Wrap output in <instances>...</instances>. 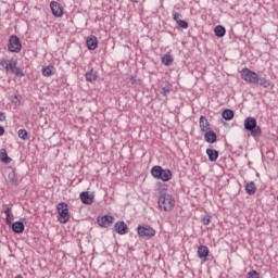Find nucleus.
<instances>
[{"label":"nucleus","instance_id":"34","mask_svg":"<svg viewBox=\"0 0 278 278\" xmlns=\"http://www.w3.org/2000/svg\"><path fill=\"white\" fill-rule=\"evenodd\" d=\"M202 223L204 225H210V223H212V217L210 215L202 217Z\"/></svg>","mask_w":278,"mask_h":278},{"label":"nucleus","instance_id":"3","mask_svg":"<svg viewBox=\"0 0 278 278\" xmlns=\"http://www.w3.org/2000/svg\"><path fill=\"white\" fill-rule=\"evenodd\" d=\"M175 207V198L170 193H162L159 197V208L163 212H170Z\"/></svg>","mask_w":278,"mask_h":278},{"label":"nucleus","instance_id":"35","mask_svg":"<svg viewBox=\"0 0 278 278\" xmlns=\"http://www.w3.org/2000/svg\"><path fill=\"white\" fill-rule=\"evenodd\" d=\"M172 16H173V20L175 21V23H179V21H181L179 18V13H177L176 11H173Z\"/></svg>","mask_w":278,"mask_h":278},{"label":"nucleus","instance_id":"38","mask_svg":"<svg viewBox=\"0 0 278 278\" xmlns=\"http://www.w3.org/2000/svg\"><path fill=\"white\" fill-rule=\"evenodd\" d=\"M5 134V128L3 126H0V137Z\"/></svg>","mask_w":278,"mask_h":278},{"label":"nucleus","instance_id":"27","mask_svg":"<svg viewBox=\"0 0 278 278\" xmlns=\"http://www.w3.org/2000/svg\"><path fill=\"white\" fill-rule=\"evenodd\" d=\"M17 136L21 140H29V132H27L25 129H20L17 131Z\"/></svg>","mask_w":278,"mask_h":278},{"label":"nucleus","instance_id":"29","mask_svg":"<svg viewBox=\"0 0 278 278\" xmlns=\"http://www.w3.org/2000/svg\"><path fill=\"white\" fill-rule=\"evenodd\" d=\"M42 75H43V77H51L53 75V71L49 66L43 67Z\"/></svg>","mask_w":278,"mask_h":278},{"label":"nucleus","instance_id":"28","mask_svg":"<svg viewBox=\"0 0 278 278\" xmlns=\"http://www.w3.org/2000/svg\"><path fill=\"white\" fill-rule=\"evenodd\" d=\"M258 84L263 88H270V79L268 78H258Z\"/></svg>","mask_w":278,"mask_h":278},{"label":"nucleus","instance_id":"13","mask_svg":"<svg viewBox=\"0 0 278 278\" xmlns=\"http://www.w3.org/2000/svg\"><path fill=\"white\" fill-rule=\"evenodd\" d=\"M86 45L89 51H94V49L99 47V40L97 39L96 36H90L89 38H87Z\"/></svg>","mask_w":278,"mask_h":278},{"label":"nucleus","instance_id":"11","mask_svg":"<svg viewBox=\"0 0 278 278\" xmlns=\"http://www.w3.org/2000/svg\"><path fill=\"white\" fill-rule=\"evenodd\" d=\"M80 201L85 205H92V203H94V195L88 191H83L80 193Z\"/></svg>","mask_w":278,"mask_h":278},{"label":"nucleus","instance_id":"26","mask_svg":"<svg viewBox=\"0 0 278 278\" xmlns=\"http://www.w3.org/2000/svg\"><path fill=\"white\" fill-rule=\"evenodd\" d=\"M162 62H163V64H165V66H170V64H173L174 60H173V56L170 54H165L162 58Z\"/></svg>","mask_w":278,"mask_h":278},{"label":"nucleus","instance_id":"15","mask_svg":"<svg viewBox=\"0 0 278 278\" xmlns=\"http://www.w3.org/2000/svg\"><path fill=\"white\" fill-rule=\"evenodd\" d=\"M207 255H210V249L207 248V245H200L198 248V256L200 257V260H204V262H206Z\"/></svg>","mask_w":278,"mask_h":278},{"label":"nucleus","instance_id":"25","mask_svg":"<svg viewBox=\"0 0 278 278\" xmlns=\"http://www.w3.org/2000/svg\"><path fill=\"white\" fill-rule=\"evenodd\" d=\"M222 117L224 118V121H231L233 118V110H224V112L222 113Z\"/></svg>","mask_w":278,"mask_h":278},{"label":"nucleus","instance_id":"36","mask_svg":"<svg viewBox=\"0 0 278 278\" xmlns=\"http://www.w3.org/2000/svg\"><path fill=\"white\" fill-rule=\"evenodd\" d=\"M129 81L132 86H136V84H138V80H136V77L134 76H130Z\"/></svg>","mask_w":278,"mask_h":278},{"label":"nucleus","instance_id":"31","mask_svg":"<svg viewBox=\"0 0 278 278\" xmlns=\"http://www.w3.org/2000/svg\"><path fill=\"white\" fill-rule=\"evenodd\" d=\"M161 94H163V97H168V94H170V86L162 87Z\"/></svg>","mask_w":278,"mask_h":278},{"label":"nucleus","instance_id":"20","mask_svg":"<svg viewBox=\"0 0 278 278\" xmlns=\"http://www.w3.org/2000/svg\"><path fill=\"white\" fill-rule=\"evenodd\" d=\"M245 192L247 194H255V192H257V187L254 181H250L245 185Z\"/></svg>","mask_w":278,"mask_h":278},{"label":"nucleus","instance_id":"37","mask_svg":"<svg viewBox=\"0 0 278 278\" xmlns=\"http://www.w3.org/2000/svg\"><path fill=\"white\" fill-rule=\"evenodd\" d=\"M5 121V113L0 112V123H3Z\"/></svg>","mask_w":278,"mask_h":278},{"label":"nucleus","instance_id":"9","mask_svg":"<svg viewBox=\"0 0 278 278\" xmlns=\"http://www.w3.org/2000/svg\"><path fill=\"white\" fill-rule=\"evenodd\" d=\"M50 10L56 18H60L64 16V10L62 9V5L55 1L50 2Z\"/></svg>","mask_w":278,"mask_h":278},{"label":"nucleus","instance_id":"1","mask_svg":"<svg viewBox=\"0 0 278 278\" xmlns=\"http://www.w3.org/2000/svg\"><path fill=\"white\" fill-rule=\"evenodd\" d=\"M243 125L244 130L250 131L252 138H260V136H262V127L257 125V119L255 117H247Z\"/></svg>","mask_w":278,"mask_h":278},{"label":"nucleus","instance_id":"22","mask_svg":"<svg viewBox=\"0 0 278 278\" xmlns=\"http://www.w3.org/2000/svg\"><path fill=\"white\" fill-rule=\"evenodd\" d=\"M0 160L4 164H10L12 162V159L8 156V151H5V149L0 150Z\"/></svg>","mask_w":278,"mask_h":278},{"label":"nucleus","instance_id":"18","mask_svg":"<svg viewBox=\"0 0 278 278\" xmlns=\"http://www.w3.org/2000/svg\"><path fill=\"white\" fill-rule=\"evenodd\" d=\"M4 214H5L7 225H12V220H14V214H12V207L5 206Z\"/></svg>","mask_w":278,"mask_h":278},{"label":"nucleus","instance_id":"2","mask_svg":"<svg viewBox=\"0 0 278 278\" xmlns=\"http://www.w3.org/2000/svg\"><path fill=\"white\" fill-rule=\"evenodd\" d=\"M151 175L154 179H161V181H170L173 179V172L164 169L160 165L152 167Z\"/></svg>","mask_w":278,"mask_h":278},{"label":"nucleus","instance_id":"5","mask_svg":"<svg viewBox=\"0 0 278 278\" xmlns=\"http://www.w3.org/2000/svg\"><path fill=\"white\" fill-rule=\"evenodd\" d=\"M56 210L60 216L59 222L61 225H66V223L71 220V215L68 214V204H66V202H60Z\"/></svg>","mask_w":278,"mask_h":278},{"label":"nucleus","instance_id":"32","mask_svg":"<svg viewBox=\"0 0 278 278\" xmlns=\"http://www.w3.org/2000/svg\"><path fill=\"white\" fill-rule=\"evenodd\" d=\"M248 278H260V273L257 270H251L248 273Z\"/></svg>","mask_w":278,"mask_h":278},{"label":"nucleus","instance_id":"7","mask_svg":"<svg viewBox=\"0 0 278 278\" xmlns=\"http://www.w3.org/2000/svg\"><path fill=\"white\" fill-rule=\"evenodd\" d=\"M137 232L140 238H146L147 240L155 236V229L151 228V226H138Z\"/></svg>","mask_w":278,"mask_h":278},{"label":"nucleus","instance_id":"14","mask_svg":"<svg viewBox=\"0 0 278 278\" xmlns=\"http://www.w3.org/2000/svg\"><path fill=\"white\" fill-rule=\"evenodd\" d=\"M200 130L205 134V131H210V121H207V117L205 115L200 116L199 121Z\"/></svg>","mask_w":278,"mask_h":278},{"label":"nucleus","instance_id":"8","mask_svg":"<svg viewBox=\"0 0 278 278\" xmlns=\"http://www.w3.org/2000/svg\"><path fill=\"white\" fill-rule=\"evenodd\" d=\"M0 66H3L7 73H14V70L16 68V61L0 59Z\"/></svg>","mask_w":278,"mask_h":278},{"label":"nucleus","instance_id":"24","mask_svg":"<svg viewBox=\"0 0 278 278\" xmlns=\"http://www.w3.org/2000/svg\"><path fill=\"white\" fill-rule=\"evenodd\" d=\"M86 80L92 84V81H97V72L94 70H90L85 74Z\"/></svg>","mask_w":278,"mask_h":278},{"label":"nucleus","instance_id":"19","mask_svg":"<svg viewBox=\"0 0 278 278\" xmlns=\"http://www.w3.org/2000/svg\"><path fill=\"white\" fill-rule=\"evenodd\" d=\"M206 155H208L210 162H216L218 160V151L214 149H206Z\"/></svg>","mask_w":278,"mask_h":278},{"label":"nucleus","instance_id":"4","mask_svg":"<svg viewBox=\"0 0 278 278\" xmlns=\"http://www.w3.org/2000/svg\"><path fill=\"white\" fill-rule=\"evenodd\" d=\"M241 79H244L247 84H254L255 86L260 84V76L249 67L241 70Z\"/></svg>","mask_w":278,"mask_h":278},{"label":"nucleus","instance_id":"23","mask_svg":"<svg viewBox=\"0 0 278 278\" xmlns=\"http://www.w3.org/2000/svg\"><path fill=\"white\" fill-rule=\"evenodd\" d=\"M214 33L217 38H223L227 34V29H225V26L218 25L214 28Z\"/></svg>","mask_w":278,"mask_h":278},{"label":"nucleus","instance_id":"10","mask_svg":"<svg viewBox=\"0 0 278 278\" xmlns=\"http://www.w3.org/2000/svg\"><path fill=\"white\" fill-rule=\"evenodd\" d=\"M112 223H114V216L112 215H104L102 217H98V225L100 227L108 228L110 227V225H112Z\"/></svg>","mask_w":278,"mask_h":278},{"label":"nucleus","instance_id":"39","mask_svg":"<svg viewBox=\"0 0 278 278\" xmlns=\"http://www.w3.org/2000/svg\"><path fill=\"white\" fill-rule=\"evenodd\" d=\"M131 3H138L139 0H130Z\"/></svg>","mask_w":278,"mask_h":278},{"label":"nucleus","instance_id":"30","mask_svg":"<svg viewBox=\"0 0 278 278\" xmlns=\"http://www.w3.org/2000/svg\"><path fill=\"white\" fill-rule=\"evenodd\" d=\"M12 73L16 75V77H25V72H23L21 67L15 66V70H13Z\"/></svg>","mask_w":278,"mask_h":278},{"label":"nucleus","instance_id":"16","mask_svg":"<svg viewBox=\"0 0 278 278\" xmlns=\"http://www.w3.org/2000/svg\"><path fill=\"white\" fill-rule=\"evenodd\" d=\"M216 132L214 130H207L204 132V140L208 142V144H214L216 142Z\"/></svg>","mask_w":278,"mask_h":278},{"label":"nucleus","instance_id":"12","mask_svg":"<svg viewBox=\"0 0 278 278\" xmlns=\"http://www.w3.org/2000/svg\"><path fill=\"white\" fill-rule=\"evenodd\" d=\"M114 231H116V233H119V236H125V233L129 231V228L127 227V224H125V222H116L114 225Z\"/></svg>","mask_w":278,"mask_h":278},{"label":"nucleus","instance_id":"33","mask_svg":"<svg viewBox=\"0 0 278 278\" xmlns=\"http://www.w3.org/2000/svg\"><path fill=\"white\" fill-rule=\"evenodd\" d=\"M177 25L181 27V29H188V22L180 20L177 22Z\"/></svg>","mask_w":278,"mask_h":278},{"label":"nucleus","instance_id":"40","mask_svg":"<svg viewBox=\"0 0 278 278\" xmlns=\"http://www.w3.org/2000/svg\"><path fill=\"white\" fill-rule=\"evenodd\" d=\"M15 278H23V276L22 275H17V276H15Z\"/></svg>","mask_w":278,"mask_h":278},{"label":"nucleus","instance_id":"6","mask_svg":"<svg viewBox=\"0 0 278 278\" xmlns=\"http://www.w3.org/2000/svg\"><path fill=\"white\" fill-rule=\"evenodd\" d=\"M8 49L10 53H21V49H23V45L21 43V39L16 35H12L9 38Z\"/></svg>","mask_w":278,"mask_h":278},{"label":"nucleus","instance_id":"17","mask_svg":"<svg viewBox=\"0 0 278 278\" xmlns=\"http://www.w3.org/2000/svg\"><path fill=\"white\" fill-rule=\"evenodd\" d=\"M12 231L14 233H23L25 231V224L23 222H15L12 224Z\"/></svg>","mask_w":278,"mask_h":278},{"label":"nucleus","instance_id":"21","mask_svg":"<svg viewBox=\"0 0 278 278\" xmlns=\"http://www.w3.org/2000/svg\"><path fill=\"white\" fill-rule=\"evenodd\" d=\"M8 179L10 181L11 186H18V184H20L18 177H16V172H14V170L9 173Z\"/></svg>","mask_w":278,"mask_h":278}]
</instances>
